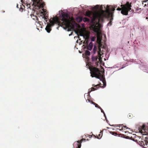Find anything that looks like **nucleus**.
Listing matches in <instances>:
<instances>
[{
    "label": "nucleus",
    "instance_id": "nucleus-34",
    "mask_svg": "<svg viewBox=\"0 0 148 148\" xmlns=\"http://www.w3.org/2000/svg\"><path fill=\"white\" fill-rule=\"evenodd\" d=\"M41 23V22H39V21L38 23H39L40 25V23Z\"/></svg>",
    "mask_w": 148,
    "mask_h": 148
},
{
    "label": "nucleus",
    "instance_id": "nucleus-17",
    "mask_svg": "<svg viewBox=\"0 0 148 148\" xmlns=\"http://www.w3.org/2000/svg\"><path fill=\"white\" fill-rule=\"evenodd\" d=\"M45 29L48 33H49L50 32L51 29L50 26L47 25Z\"/></svg>",
    "mask_w": 148,
    "mask_h": 148
},
{
    "label": "nucleus",
    "instance_id": "nucleus-35",
    "mask_svg": "<svg viewBox=\"0 0 148 148\" xmlns=\"http://www.w3.org/2000/svg\"><path fill=\"white\" fill-rule=\"evenodd\" d=\"M126 126H124V127H125V128H126Z\"/></svg>",
    "mask_w": 148,
    "mask_h": 148
},
{
    "label": "nucleus",
    "instance_id": "nucleus-18",
    "mask_svg": "<svg viewBox=\"0 0 148 148\" xmlns=\"http://www.w3.org/2000/svg\"><path fill=\"white\" fill-rule=\"evenodd\" d=\"M93 136L94 137H95V138H97L98 139H99L101 138V137L102 136V134L101 135V134H99L98 135V136H95V135L92 134V136Z\"/></svg>",
    "mask_w": 148,
    "mask_h": 148
},
{
    "label": "nucleus",
    "instance_id": "nucleus-11",
    "mask_svg": "<svg viewBox=\"0 0 148 148\" xmlns=\"http://www.w3.org/2000/svg\"><path fill=\"white\" fill-rule=\"evenodd\" d=\"M145 125H143L141 126L140 127L138 128L139 132L142 134L145 131Z\"/></svg>",
    "mask_w": 148,
    "mask_h": 148
},
{
    "label": "nucleus",
    "instance_id": "nucleus-2",
    "mask_svg": "<svg viewBox=\"0 0 148 148\" xmlns=\"http://www.w3.org/2000/svg\"><path fill=\"white\" fill-rule=\"evenodd\" d=\"M62 17L61 23L62 25L64 26L65 29H67L68 31L73 30L74 29V23L75 22H72L69 19V16L66 13L63 12L62 14Z\"/></svg>",
    "mask_w": 148,
    "mask_h": 148
},
{
    "label": "nucleus",
    "instance_id": "nucleus-20",
    "mask_svg": "<svg viewBox=\"0 0 148 148\" xmlns=\"http://www.w3.org/2000/svg\"><path fill=\"white\" fill-rule=\"evenodd\" d=\"M127 137L128 138H129L130 139L133 140L134 141L137 142V140L136 139H135V138H134L132 136H131L130 137V136H127Z\"/></svg>",
    "mask_w": 148,
    "mask_h": 148
},
{
    "label": "nucleus",
    "instance_id": "nucleus-9",
    "mask_svg": "<svg viewBox=\"0 0 148 148\" xmlns=\"http://www.w3.org/2000/svg\"><path fill=\"white\" fill-rule=\"evenodd\" d=\"M84 140L83 139H81L80 141L78 140L77 142H75L74 143L75 145H76L75 146V148H80L81 144V143L82 142V141Z\"/></svg>",
    "mask_w": 148,
    "mask_h": 148
},
{
    "label": "nucleus",
    "instance_id": "nucleus-10",
    "mask_svg": "<svg viewBox=\"0 0 148 148\" xmlns=\"http://www.w3.org/2000/svg\"><path fill=\"white\" fill-rule=\"evenodd\" d=\"M80 36H83L84 38L85 39V41L86 42V43L88 44V41L89 38V36L88 34H82Z\"/></svg>",
    "mask_w": 148,
    "mask_h": 148
},
{
    "label": "nucleus",
    "instance_id": "nucleus-22",
    "mask_svg": "<svg viewBox=\"0 0 148 148\" xmlns=\"http://www.w3.org/2000/svg\"><path fill=\"white\" fill-rule=\"evenodd\" d=\"M97 47H96V46L95 45L94 46V48H93V49L94 54H95L96 53V52L97 51Z\"/></svg>",
    "mask_w": 148,
    "mask_h": 148
},
{
    "label": "nucleus",
    "instance_id": "nucleus-7",
    "mask_svg": "<svg viewBox=\"0 0 148 148\" xmlns=\"http://www.w3.org/2000/svg\"><path fill=\"white\" fill-rule=\"evenodd\" d=\"M101 27L100 24H98L97 25H93L92 26L93 30L95 32L97 33L100 30Z\"/></svg>",
    "mask_w": 148,
    "mask_h": 148
},
{
    "label": "nucleus",
    "instance_id": "nucleus-40",
    "mask_svg": "<svg viewBox=\"0 0 148 148\" xmlns=\"http://www.w3.org/2000/svg\"><path fill=\"white\" fill-rule=\"evenodd\" d=\"M92 86H94V85H92Z\"/></svg>",
    "mask_w": 148,
    "mask_h": 148
},
{
    "label": "nucleus",
    "instance_id": "nucleus-36",
    "mask_svg": "<svg viewBox=\"0 0 148 148\" xmlns=\"http://www.w3.org/2000/svg\"><path fill=\"white\" fill-rule=\"evenodd\" d=\"M103 132V131H101V132H100V133H102Z\"/></svg>",
    "mask_w": 148,
    "mask_h": 148
},
{
    "label": "nucleus",
    "instance_id": "nucleus-28",
    "mask_svg": "<svg viewBox=\"0 0 148 148\" xmlns=\"http://www.w3.org/2000/svg\"><path fill=\"white\" fill-rule=\"evenodd\" d=\"M100 109L101 110V112L103 113L104 116H105V113L103 110H102V109L101 108Z\"/></svg>",
    "mask_w": 148,
    "mask_h": 148
},
{
    "label": "nucleus",
    "instance_id": "nucleus-5",
    "mask_svg": "<svg viewBox=\"0 0 148 148\" xmlns=\"http://www.w3.org/2000/svg\"><path fill=\"white\" fill-rule=\"evenodd\" d=\"M33 5L36 9L42 8L45 5L44 2H42L40 0H33Z\"/></svg>",
    "mask_w": 148,
    "mask_h": 148
},
{
    "label": "nucleus",
    "instance_id": "nucleus-23",
    "mask_svg": "<svg viewBox=\"0 0 148 148\" xmlns=\"http://www.w3.org/2000/svg\"><path fill=\"white\" fill-rule=\"evenodd\" d=\"M118 127H119L118 129H119V130H123V125H119L118 126Z\"/></svg>",
    "mask_w": 148,
    "mask_h": 148
},
{
    "label": "nucleus",
    "instance_id": "nucleus-14",
    "mask_svg": "<svg viewBox=\"0 0 148 148\" xmlns=\"http://www.w3.org/2000/svg\"><path fill=\"white\" fill-rule=\"evenodd\" d=\"M92 47L93 44L92 42H91L88 46L87 49L88 50H91L92 48Z\"/></svg>",
    "mask_w": 148,
    "mask_h": 148
},
{
    "label": "nucleus",
    "instance_id": "nucleus-29",
    "mask_svg": "<svg viewBox=\"0 0 148 148\" xmlns=\"http://www.w3.org/2000/svg\"><path fill=\"white\" fill-rule=\"evenodd\" d=\"M42 10L43 11V12L44 13V14H46V10H45L44 9H42Z\"/></svg>",
    "mask_w": 148,
    "mask_h": 148
},
{
    "label": "nucleus",
    "instance_id": "nucleus-25",
    "mask_svg": "<svg viewBox=\"0 0 148 148\" xmlns=\"http://www.w3.org/2000/svg\"><path fill=\"white\" fill-rule=\"evenodd\" d=\"M110 133L114 135V136H116L117 135V133L116 132H110Z\"/></svg>",
    "mask_w": 148,
    "mask_h": 148
},
{
    "label": "nucleus",
    "instance_id": "nucleus-19",
    "mask_svg": "<svg viewBox=\"0 0 148 148\" xmlns=\"http://www.w3.org/2000/svg\"><path fill=\"white\" fill-rule=\"evenodd\" d=\"M83 20L85 22H89L90 21L89 19L87 17L84 18L83 19Z\"/></svg>",
    "mask_w": 148,
    "mask_h": 148
},
{
    "label": "nucleus",
    "instance_id": "nucleus-32",
    "mask_svg": "<svg viewBox=\"0 0 148 148\" xmlns=\"http://www.w3.org/2000/svg\"><path fill=\"white\" fill-rule=\"evenodd\" d=\"M88 101L89 102H90L91 101H90V100L89 99H88Z\"/></svg>",
    "mask_w": 148,
    "mask_h": 148
},
{
    "label": "nucleus",
    "instance_id": "nucleus-3",
    "mask_svg": "<svg viewBox=\"0 0 148 148\" xmlns=\"http://www.w3.org/2000/svg\"><path fill=\"white\" fill-rule=\"evenodd\" d=\"M89 69L90 71L91 76L100 79L103 84V86L102 87H105L106 86V83L105 79L103 77V72L98 68L93 66L89 67Z\"/></svg>",
    "mask_w": 148,
    "mask_h": 148
},
{
    "label": "nucleus",
    "instance_id": "nucleus-26",
    "mask_svg": "<svg viewBox=\"0 0 148 148\" xmlns=\"http://www.w3.org/2000/svg\"><path fill=\"white\" fill-rule=\"evenodd\" d=\"M95 107L98 108H99V109H100L101 107H100L99 105H98L97 104V103H95Z\"/></svg>",
    "mask_w": 148,
    "mask_h": 148
},
{
    "label": "nucleus",
    "instance_id": "nucleus-15",
    "mask_svg": "<svg viewBox=\"0 0 148 148\" xmlns=\"http://www.w3.org/2000/svg\"><path fill=\"white\" fill-rule=\"evenodd\" d=\"M32 18L34 21H38V17L34 15V14L31 15Z\"/></svg>",
    "mask_w": 148,
    "mask_h": 148
},
{
    "label": "nucleus",
    "instance_id": "nucleus-21",
    "mask_svg": "<svg viewBox=\"0 0 148 148\" xmlns=\"http://www.w3.org/2000/svg\"><path fill=\"white\" fill-rule=\"evenodd\" d=\"M85 54L86 56H89L90 54V52L88 50H86L85 51Z\"/></svg>",
    "mask_w": 148,
    "mask_h": 148
},
{
    "label": "nucleus",
    "instance_id": "nucleus-16",
    "mask_svg": "<svg viewBox=\"0 0 148 148\" xmlns=\"http://www.w3.org/2000/svg\"><path fill=\"white\" fill-rule=\"evenodd\" d=\"M100 85V84H97L94 87H92L91 88L92 90H91V91H94L95 90H96L98 88L99 86Z\"/></svg>",
    "mask_w": 148,
    "mask_h": 148
},
{
    "label": "nucleus",
    "instance_id": "nucleus-13",
    "mask_svg": "<svg viewBox=\"0 0 148 148\" xmlns=\"http://www.w3.org/2000/svg\"><path fill=\"white\" fill-rule=\"evenodd\" d=\"M101 44H99V51H98V56H97L98 57H101Z\"/></svg>",
    "mask_w": 148,
    "mask_h": 148
},
{
    "label": "nucleus",
    "instance_id": "nucleus-30",
    "mask_svg": "<svg viewBox=\"0 0 148 148\" xmlns=\"http://www.w3.org/2000/svg\"><path fill=\"white\" fill-rule=\"evenodd\" d=\"M91 103H92V104H94V105H95V102H93V101H91Z\"/></svg>",
    "mask_w": 148,
    "mask_h": 148
},
{
    "label": "nucleus",
    "instance_id": "nucleus-1",
    "mask_svg": "<svg viewBox=\"0 0 148 148\" xmlns=\"http://www.w3.org/2000/svg\"><path fill=\"white\" fill-rule=\"evenodd\" d=\"M107 5L106 10H102L101 12H93L90 11L87 12L86 13V15L92 18V21H95L96 19L99 20H102L104 18H108L111 17V20L113 19L114 12L115 10V8L111 5Z\"/></svg>",
    "mask_w": 148,
    "mask_h": 148
},
{
    "label": "nucleus",
    "instance_id": "nucleus-37",
    "mask_svg": "<svg viewBox=\"0 0 148 148\" xmlns=\"http://www.w3.org/2000/svg\"><path fill=\"white\" fill-rule=\"evenodd\" d=\"M133 136H134V137H135V138L136 137V136H135V135H133Z\"/></svg>",
    "mask_w": 148,
    "mask_h": 148
},
{
    "label": "nucleus",
    "instance_id": "nucleus-33",
    "mask_svg": "<svg viewBox=\"0 0 148 148\" xmlns=\"http://www.w3.org/2000/svg\"><path fill=\"white\" fill-rule=\"evenodd\" d=\"M147 1H143V2H146Z\"/></svg>",
    "mask_w": 148,
    "mask_h": 148
},
{
    "label": "nucleus",
    "instance_id": "nucleus-38",
    "mask_svg": "<svg viewBox=\"0 0 148 148\" xmlns=\"http://www.w3.org/2000/svg\"><path fill=\"white\" fill-rule=\"evenodd\" d=\"M148 19V17H146V19Z\"/></svg>",
    "mask_w": 148,
    "mask_h": 148
},
{
    "label": "nucleus",
    "instance_id": "nucleus-27",
    "mask_svg": "<svg viewBox=\"0 0 148 148\" xmlns=\"http://www.w3.org/2000/svg\"><path fill=\"white\" fill-rule=\"evenodd\" d=\"M95 37H92L91 38V40L92 41H94L95 40Z\"/></svg>",
    "mask_w": 148,
    "mask_h": 148
},
{
    "label": "nucleus",
    "instance_id": "nucleus-31",
    "mask_svg": "<svg viewBox=\"0 0 148 148\" xmlns=\"http://www.w3.org/2000/svg\"><path fill=\"white\" fill-rule=\"evenodd\" d=\"M144 6H148V3L147 4V5L146 4H145L144 5Z\"/></svg>",
    "mask_w": 148,
    "mask_h": 148
},
{
    "label": "nucleus",
    "instance_id": "nucleus-4",
    "mask_svg": "<svg viewBox=\"0 0 148 148\" xmlns=\"http://www.w3.org/2000/svg\"><path fill=\"white\" fill-rule=\"evenodd\" d=\"M121 8H118L117 9V10H121V13L123 15H128V12L131 10V3L127 2L125 4L121 5Z\"/></svg>",
    "mask_w": 148,
    "mask_h": 148
},
{
    "label": "nucleus",
    "instance_id": "nucleus-39",
    "mask_svg": "<svg viewBox=\"0 0 148 148\" xmlns=\"http://www.w3.org/2000/svg\"><path fill=\"white\" fill-rule=\"evenodd\" d=\"M96 6H98V5H97Z\"/></svg>",
    "mask_w": 148,
    "mask_h": 148
},
{
    "label": "nucleus",
    "instance_id": "nucleus-6",
    "mask_svg": "<svg viewBox=\"0 0 148 148\" xmlns=\"http://www.w3.org/2000/svg\"><path fill=\"white\" fill-rule=\"evenodd\" d=\"M138 144L145 148H148V138L146 137L143 140L139 141Z\"/></svg>",
    "mask_w": 148,
    "mask_h": 148
},
{
    "label": "nucleus",
    "instance_id": "nucleus-24",
    "mask_svg": "<svg viewBox=\"0 0 148 148\" xmlns=\"http://www.w3.org/2000/svg\"><path fill=\"white\" fill-rule=\"evenodd\" d=\"M127 116L129 118L131 119L133 117V115L131 114H128Z\"/></svg>",
    "mask_w": 148,
    "mask_h": 148
},
{
    "label": "nucleus",
    "instance_id": "nucleus-12",
    "mask_svg": "<svg viewBox=\"0 0 148 148\" xmlns=\"http://www.w3.org/2000/svg\"><path fill=\"white\" fill-rule=\"evenodd\" d=\"M57 19L55 18H53L52 20H50V23L51 25V26H53L54 25V24L55 23Z\"/></svg>",
    "mask_w": 148,
    "mask_h": 148
},
{
    "label": "nucleus",
    "instance_id": "nucleus-8",
    "mask_svg": "<svg viewBox=\"0 0 148 148\" xmlns=\"http://www.w3.org/2000/svg\"><path fill=\"white\" fill-rule=\"evenodd\" d=\"M93 62H95L96 65H98V63L99 62L100 59L97 56H92L91 58Z\"/></svg>",
    "mask_w": 148,
    "mask_h": 148
}]
</instances>
